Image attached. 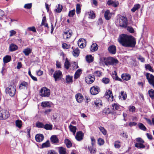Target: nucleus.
Segmentation results:
<instances>
[{"label": "nucleus", "mask_w": 154, "mask_h": 154, "mask_svg": "<svg viewBox=\"0 0 154 154\" xmlns=\"http://www.w3.org/2000/svg\"><path fill=\"white\" fill-rule=\"evenodd\" d=\"M112 16V13L109 10L106 11L104 13V17L106 20H109Z\"/></svg>", "instance_id": "obj_19"}, {"label": "nucleus", "mask_w": 154, "mask_h": 154, "mask_svg": "<svg viewBox=\"0 0 154 154\" xmlns=\"http://www.w3.org/2000/svg\"><path fill=\"white\" fill-rule=\"evenodd\" d=\"M9 116L8 111L3 110L0 111V120L6 119L9 117Z\"/></svg>", "instance_id": "obj_5"}, {"label": "nucleus", "mask_w": 154, "mask_h": 154, "mask_svg": "<svg viewBox=\"0 0 154 154\" xmlns=\"http://www.w3.org/2000/svg\"><path fill=\"white\" fill-rule=\"evenodd\" d=\"M41 25L44 26L45 27H47L48 29L49 28L48 24L47 22L46 18L45 16H44L42 18Z\"/></svg>", "instance_id": "obj_22"}, {"label": "nucleus", "mask_w": 154, "mask_h": 154, "mask_svg": "<svg viewBox=\"0 0 154 154\" xmlns=\"http://www.w3.org/2000/svg\"><path fill=\"white\" fill-rule=\"evenodd\" d=\"M114 73H115V76H116V78H115L114 76H113V79H115L116 80H118L120 81H122V80L118 76L116 72L114 71Z\"/></svg>", "instance_id": "obj_55"}, {"label": "nucleus", "mask_w": 154, "mask_h": 154, "mask_svg": "<svg viewBox=\"0 0 154 154\" xmlns=\"http://www.w3.org/2000/svg\"><path fill=\"white\" fill-rule=\"evenodd\" d=\"M98 48V45L96 43H93L91 46L90 50L92 52H94L97 50Z\"/></svg>", "instance_id": "obj_18"}, {"label": "nucleus", "mask_w": 154, "mask_h": 154, "mask_svg": "<svg viewBox=\"0 0 154 154\" xmlns=\"http://www.w3.org/2000/svg\"><path fill=\"white\" fill-rule=\"evenodd\" d=\"M140 8V5L138 4H137L134 5V7L131 9V11L133 12H134L137 10L139 9Z\"/></svg>", "instance_id": "obj_38"}, {"label": "nucleus", "mask_w": 154, "mask_h": 154, "mask_svg": "<svg viewBox=\"0 0 154 154\" xmlns=\"http://www.w3.org/2000/svg\"><path fill=\"white\" fill-rule=\"evenodd\" d=\"M70 68L71 69H74L78 68V66L75 62H74L73 63H72L71 64Z\"/></svg>", "instance_id": "obj_46"}, {"label": "nucleus", "mask_w": 154, "mask_h": 154, "mask_svg": "<svg viewBox=\"0 0 154 154\" xmlns=\"http://www.w3.org/2000/svg\"><path fill=\"white\" fill-rule=\"evenodd\" d=\"M75 97L78 103H81L83 100V96L80 93H78L76 94Z\"/></svg>", "instance_id": "obj_13"}, {"label": "nucleus", "mask_w": 154, "mask_h": 154, "mask_svg": "<svg viewBox=\"0 0 154 154\" xmlns=\"http://www.w3.org/2000/svg\"><path fill=\"white\" fill-rule=\"evenodd\" d=\"M109 52L112 54H115L116 52V47L113 45L109 46L108 48Z\"/></svg>", "instance_id": "obj_17"}, {"label": "nucleus", "mask_w": 154, "mask_h": 154, "mask_svg": "<svg viewBox=\"0 0 154 154\" xmlns=\"http://www.w3.org/2000/svg\"><path fill=\"white\" fill-rule=\"evenodd\" d=\"M137 126L140 129L143 131H146L147 128L142 123H139Z\"/></svg>", "instance_id": "obj_32"}, {"label": "nucleus", "mask_w": 154, "mask_h": 154, "mask_svg": "<svg viewBox=\"0 0 154 154\" xmlns=\"http://www.w3.org/2000/svg\"><path fill=\"white\" fill-rule=\"evenodd\" d=\"M11 57L9 55H6L3 59L4 63H5L10 62L11 60Z\"/></svg>", "instance_id": "obj_28"}, {"label": "nucleus", "mask_w": 154, "mask_h": 154, "mask_svg": "<svg viewBox=\"0 0 154 154\" xmlns=\"http://www.w3.org/2000/svg\"><path fill=\"white\" fill-rule=\"evenodd\" d=\"M120 97H122L124 100H125L127 98V95L126 92L124 91H122L121 92V95Z\"/></svg>", "instance_id": "obj_48"}, {"label": "nucleus", "mask_w": 154, "mask_h": 154, "mask_svg": "<svg viewBox=\"0 0 154 154\" xmlns=\"http://www.w3.org/2000/svg\"><path fill=\"white\" fill-rule=\"evenodd\" d=\"M28 29L30 31H32V32H36V29L35 27L32 26V27H29L28 28Z\"/></svg>", "instance_id": "obj_64"}, {"label": "nucleus", "mask_w": 154, "mask_h": 154, "mask_svg": "<svg viewBox=\"0 0 154 154\" xmlns=\"http://www.w3.org/2000/svg\"><path fill=\"white\" fill-rule=\"evenodd\" d=\"M84 134L82 131H78L77 132L75 138L78 141H81L83 138Z\"/></svg>", "instance_id": "obj_9"}, {"label": "nucleus", "mask_w": 154, "mask_h": 154, "mask_svg": "<svg viewBox=\"0 0 154 154\" xmlns=\"http://www.w3.org/2000/svg\"><path fill=\"white\" fill-rule=\"evenodd\" d=\"M31 49L28 48L24 49L23 52L26 56H27L31 53Z\"/></svg>", "instance_id": "obj_29"}, {"label": "nucleus", "mask_w": 154, "mask_h": 154, "mask_svg": "<svg viewBox=\"0 0 154 154\" xmlns=\"http://www.w3.org/2000/svg\"><path fill=\"white\" fill-rule=\"evenodd\" d=\"M102 82L105 84H108L109 82V79L107 78L104 77L103 78Z\"/></svg>", "instance_id": "obj_54"}, {"label": "nucleus", "mask_w": 154, "mask_h": 154, "mask_svg": "<svg viewBox=\"0 0 154 154\" xmlns=\"http://www.w3.org/2000/svg\"><path fill=\"white\" fill-rule=\"evenodd\" d=\"M127 27V29L128 31L131 33H133L134 32V30L133 28L131 27L128 26Z\"/></svg>", "instance_id": "obj_63"}, {"label": "nucleus", "mask_w": 154, "mask_h": 154, "mask_svg": "<svg viewBox=\"0 0 154 154\" xmlns=\"http://www.w3.org/2000/svg\"><path fill=\"white\" fill-rule=\"evenodd\" d=\"M108 58L101 57L100 58V62L103 64H105L106 65H108Z\"/></svg>", "instance_id": "obj_23"}, {"label": "nucleus", "mask_w": 154, "mask_h": 154, "mask_svg": "<svg viewBox=\"0 0 154 154\" xmlns=\"http://www.w3.org/2000/svg\"><path fill=\"white\" fill-rule=\"evenodd\" d=\"M75 9L72 10L69 12L68 16L69 17H72L75 15Z\"/></svg>", "instance_id": "obj_53"}, {"label": "nucleus", "mask_w": 154, "mask_h": 154, "mask_svg": "<svg viewBox=\"0 0 154 154\" xmlns=\"http://www.w3.org/2000/svg\"><path fill=\"white\" fill-rule=\"evenodd\" d=\"M102 101L100 99H97L95 100L93 105H95L97 108H100L102 106Z\"/></svg>", "instance_id": "obj_14"}, {"label": "nucleus", "mask_w": 154, "mask_h": 154, "mask_svg": "<svg viewBox=\"0 0 154 154\" xmlns=\"http://www.w3.org/2000/svg\"><path fill=\"white\" fill-rule=\"evenodd\" d=\"M84 40V39L81 38L79 39L78 41V45L79 46V47L81 48H84V46H85V44H84V43H83V42Z\"/></svg>", "instance_id": "obj_26"}, {"label": "nucleus", "mask_w": 154, "mask_h": 154, "mask_svg": "<svg viewBox=\"0 0 154 154\" xmlns=\"http://www.w3.org/2000/svg\"><path fill=\"white\" fill-rule=\"evenodd\" d=\"M90 91L91 94L96 95L99 93L100 89L97 86H94L91 88Z\"/></svg>", "instance_id": "obj_7"}, {"label": "nucleus", "mask_w": 154, "mask_h": 154, "mask_svg": "<svg viewBox=\"0 0 154 154\" xmlns=\"http://www.w3.org/2000/svg\"><path fill=\"white\" fill-rule=\"evenodd\" d=\"M44 125L43 123L40 122H37L36 124V127L38 128H43V127H44Z\"/></svg>", "instance_id": "obj_52"}, {"label": "nucleus", "mask_w": 154, "mask_h": 154, "mask_svg": "<svg viewBox=\"0 0 154 154\" xmlns=\"http://www.w3.org/2000/svg\"><path fill=\"white\" fill-rule=\"evenodd\" d=\"M60 154H66V149L63 147H61L58 148Z\"/></svg>", "instance_id": "obj_36"}, {"label": "nucleus", "mask_w": 154, "mask_h": 154, "mask_svg": "<svg viewBox=\"0 0 154 154\" xmlns=\"http://www.w3.org/2000/svg\"><path fill=\"white\" fill-rule=\"evenodd\" d=\"M145 68L146 69L149 70L150 71L153 72V70L149 64L145 65Z\"/></svg>", "instance_id": "obj_57"}, {"label": "nucleus", "mask_w": 154, "mask_h": 154, "mask_svg": "<svg viewBox=\"0 0 154 154\" xmlns=\"http://www.w3.org/2000/svg\"><path fill=\"white\" fill-rule=\"evenodd\" d=\"M88 149L91 153H95L96 152V149L92 148V147H88Z\"/></svg>", "instance_id": "obj_59"}, {"label": "nucleus", "mask_w": 154, "mask_h": 154, "mask_svg": "<svg viewBox=\"0 0 154 154\" xmlns=\"http://www.w3.org/2000/svg\"><path fill=\"white\" fill-rule=\"evenodd\" d=\"M120 142L118 141H116L115 142L114 146L115 148H119L120 147Z\"/></svg>", "instance_id": "obj_58"}, {"label": "nucleus", "mask_w": 154, "mask_h": 154, "mask_svg": "<svg viewBox=\"0 0 154 154\" xmlns=\"http://www.w3.org/2000/svg\"><path fill=\"white\" fill-rule=\"evenodd\" d=\"M43 128L47 130H51L52 128V125L50 124H46L44 125Z\"/></svg>", "instance_id": "obj_43"}, {"label": "nucleus", "mask_w": 154, "mask_h": 154, "mask_svg": "<svg viewBox=\"0 0 154 154\" xmlns=\"http://www.w3.org/2000/svg\"><path fill=\"white\" fill-rule=\"evenodd\" d=\"M127 18L125 17L121 16L117 20V24L122 27L126 28L128 25Z\"/></svg>", "instance_id": "obj_2"}, {"label": "nucleus", "mask_w": 154, "mask_h": 154, "mask_svg": "<svg viewBox=\"0 0 154 154\" xmlns=\"http://www.w3.org/2000/svg\"><path fill=\"white\" fill-rule=\"evenodd\" d=\"M121 77L123 80L126 81H128L131 78V76L128 74L124 73L122 75Z\"/></svg>", "instance_id": "obj_24"}, {"label": "nucleus", "mask_w": 154, "mask_h": 154, "mask_svg": "<svg viewBox=\"0 0 154 154\" xmlns=\"http://www.w3.org/2000/svg\"><path fill=\"white\" fill-rule=\"evenodd\" d=\"M81 73V70L80 69H79L75 73L74 79H78L80 76Z\"/></svg>", "instance_id": "obj_33"}, {"label": "nucleus", "mask_w": 154, "mask_h": 154, "mask_svg": "<svg viewBox=\"0 0 154 154\" xmlns=\"http://www.w3.org/2000/svg\"><path fill=\"white\" fill-rule=\"evenodd\" d=\"M62 48L64 49H67L70 48V46L65 43H63L62 44Z\"/></svg>", "instance_id": "obj_62"}, {"label": "nucleus", "mask_w": 154, "mask_h": 154, "mask_svg": "<svg viewBox=\"0 0 154 154\" xmlns=\"http://www.w3.org/2000/svg\"><path fill=\"white\" fill-rule=\"evenodd\" d=\"M143 143H136L135 144V146L137 148H143L145 147V146L143 144Z\"/></svg>", "instance_id": "obj_47"}, {"label": "nucleus", "mask_w": 154, "mask_h": 154, "mask_svg": "<svg viewBox=\"0 0 154 154\" xmlns=\"http://www.w3.org/2000/svg\"><path fill=\"white\" fill-rule=\"evenodd\" d=\"M44 136L43 135L41 134H38L36 135L35 139L37 142H40L44 139Z\"/></svg>", "instance_id": "obj_16"}, {"label": "nucleus", "mask_w": 154, "mask_h": 154, "mask_svg": "<svg viewBox=\"0 0 154 154\" xmlns=\"http://www.w3.org/2000/svg\"><path fill=\"white\" fill-rule=\"evenodd\" d=\"M94 77V76L93 75H89L88 77L86 79L85 81L88 84L92 83L95 80V78Z\"/></svg>", "instance_id": "obj_12"}, {"label": "nucleus", "mask_w": 154, "mask_h": 154, "mask_svg": "<svg viewBox=\"0 0 154 154\" xmlns=\"http://www.w3.org/2000/svg\"><path fill=\"white\" fill-rule=\"evenodd\" d=\"M108 65H116L118 63V61L112 57H108Z\"/></svg>", "instance_id": "obj_10"}, {"label": "nucleus", "mask_w": 154, "mask_h": 154, "mask_svg": "<svg viewBox=\"0 0 154 154\" xmlns=\"http://www.w3.org/2000/svg\"><path fill=\"white\" fill-rule=\"evenodd\" d=\"M86 61L88 63H91L93 61V58L91 55H87L86 57Z\"/></svg>", "instance_id": "obj_41"}, {"label": "nucleus", "mask_w": 154, "mask_h": 154, "mask_svg": "<svg viewBox=\"0 0 154 154\" xmlns=\"http://www.w3.org/2000/svg\"><path fill=\"white\" fill-rule=\"evenodd\" d=\"M72 34V31L71 30H69L68 31L65 32L63 34V37L64 39H67L70 38Z\"/></svg>", "instance_id": "obj_11"}, {"label": "nucleus", "mask_w": 154, "mask_h": 154, "mask_svg": "<svg viewBox=\"0 0 154 154\" xmlns=\"http://www.w3.org/2000/svg\"><path fill=\"white\" fill-rule=\"evenodd\" d=\"M16 91V86L14 84L10 85L5 89V92L11 97L14 96L15 94Z\"/></svg>", "instance_id": "obj_3"}, {"label": "nucleus", "mask_w": 154, "mask_h": 154, "mask_svg": "<svg viewBox=\"0 0 154 154\" xmlns=\"http://www.w3.org/2000/svg\"><path fill=\"white\" fill-rule=\"evenodd\" d=\"M28 83L25 82H22L19 86V88L20 89H27L28 88Z\"/></svg>", "instance_id": "obj_20"}, {"label": "nucleus", "mask_w": 154, "mask_h": 154, "mask_svg": "<svg viewBox=\"0 0 154 154\" xmlns=\"http://www.w3.org/2000/svg\"><path fill=\"white\" fill-rule=\"evenodd\" d=\"M62 77V73L60 70L55 71L53 75V77L55 81H57L60 80Z\"/></svg>", "instance_id": "obj_6"}, {"label": "nucleus", "mask_w": 154, "mask_h": 154, "mask_svg": "<svg viewBox=\"0 0 154 154\" xmlns=\"http://www.w3.org/2000/svg\"><path fill=\"white\" fill-rule=\"evenodd\" d=\"M64 143L68 148H70L72 146V143L68 139H65L64 140Z\"/></svg>", "instance_id": "obj_34"}, {"label": "nucleus", "mask_w": 154, "mask_h": 154, "mask_svg": "<svg viewBox=\"0 0 154 154\" xmlns=\"http://www.w3.org/2000/svg\"><path fill=\"white\" fill-rule=\"evenodd\" d=\"M40 94L41 96L42 97H48L50 94V89L46 87H43L41 88L40 91Z\"/></svg>", "instance_id": "obj_4"}, {"label": "nucleus", "mask_w": 154, "mask_h": 154, "mask_svg": "<svg viewBox=\"0 0 154 154\" xmlns=\"http://www.w3.org/2000/svg\"><path fill=\"white\" fill-rule=\"evenodd\" d=\"M98 143L100 145H102L104 144V141L103 139L101 138H99L98 140Z\"/></svg>", "instance_id": "obj_60"}, {"label": "nucleus", "mask_w": 154, "mask_h": 154, "mask_svg": "<svg viewBox=\"0 0 154 154\" xmlns=\"http://www.w3.org/2000/svg\"><path fill=\"white\" fill-rule=\"evenodd\" d=\"M51 142L54 143H57L59 142V140L56 135H53L51 137Z\"/></svg>", "instance_id": "obj_21"}, {"label": "nucleus", "mask_w": 154, "mask_h": 154, "mask_svg": "<svg viewBox=\"0 0 154 154\" xmlns=\"http://www.w3.org/2000/svg\"><path fill=\"white\" fill-rule=\"evenodd\" d=\"M41 106L43 107H50V104L48 101L43 102L42 103Z\"/></svg>", "instance_id": "obj_37"}, {"label": "nucleus", "mask_w": 154, "mask_h": 154, "mask_svg": "<svg viewBox=\"0 0 154 154\" xmlns=\"http://www.w3.org/2000/svg\"><path fill=\"white\" fill-rule=\"evenodd\" d=\"M50 146V143L49 140L47 141L45 143H43L42 144V148L48 147Z\"/></svg>", "instance_id": "obj_45"}, {"label": "nucleus", "mask_w": 154, "mask_h": 154, "mask_svg": "<svg viewBox=\"0 0 154 154\" xmlns=\"http://www.w3.org/2000/svg\"><path fill=\"white\" fill-rule=\"evenodd\" d=\"M105 97L106 98L108 99L109 101L113 100V96L112 95V92L109 90H108L106 93Z\"/></svg>", "instance_id": "obj_8"}, {"label": "nucleus", "mask_w": 154, "mask_h": 154, "mask_svg": "<svg viewBox=\"0 0 154 154\" xmlns=\"http://www.w3.org/2000/svg\"><path fill=\"white\" fill-rule=\"evenodd\" d=\"M56 8L55 9V11L58 13L60 12L63 9V7L61 5H58L57 6H56Z\"/></svg>", "instance_id": "obj_42"}, {"label": "nucleus", "mask_w": 154, "mask_h": 154, "mask_svg": "<svg viewBox=\"0 0 154 154\" xmlns=\"http://www.w3.org/2000/svg\"><path fill=\"white\" fill-rule=\"evenodd\" d=\"M112 106L113 110H120L122 108V107L117 103H114L112 105Z\"/></svg>", "instance_id": "obj_27"}, {"label": "nucleus", "mask_w": 154, "mask_h": 154, "mask_svg": "<svg viewBox=\"0 0 154 154\" xmlns=\"http://www.w3.org/2000/svg\"><path fill=\"white\" fill-rule=\"evenodd\" d=\"M148 94L150 97L152 99H154V90L152 89L149 90Z\"/></svg>", "instance_id": "obj_40"}, {"label": "nucleus", "mask_w": 154, "mask_h": 154, "mask_svg": "<svg viewBox=\"0 0 154 154\" xmlns=\"http://www.w3.org/2000/svg\"><path fill=\"white\" fill-rule=\"evenodd\" d=\"M93 74L94 76L100 77L101 75L102 72L100 71H96L94 72Z\"/></svg>", "instance_id": "obj_50"}, {"label": "nucleus", "mask_w": 154, "mask_h": 154, "mask_svg": "<svg viewBox=\"0 0 154 154\" xmlns=\"http://www.w3.org/2000/svg\"><path fill=\"white\" fill-rule=\"evenodd\" d=\"M66 80L67 83H72V76L69 75L66 76Z\"/></svg>", "instance_id": "obj_31"}, {"label": "nucleus", "mask_w": 154, "mask_h": 154, "mask_svg": "<svg viewBox=\"0 0 154 154\" xmlns=\"http://www.w3.org/2000/svg\"><path fill=\"white\" fill-rule=\"evenodd\" d=\"M79 54V51L78 48L73 49L72 52L73 55L75 57H77Z\"/></svg>", "instance_id": "obj_39"}, {"label": "nucleus", "mask_w": 154, "mask_h": 154, "mask_svg": "<svg viewBox=\"0 0 154 154\" xmlns=\"http://www.w3.org/2000/svg\"><path fill=\"white\" fill-rule=\"evenodd\" d=\"M76 11L77 14H79L81 12V6L79 4H77L76 7Z\"/></svg>", "instance_id": "obj_51"}, {"label": "nucleus", "mask_w": 154, "mask_h": 154, "mask_svg": "<svg viewBox=\"0 0 154 154\" xmlns=\"http://www.w3.org/2000/svg\"><path fill=\"white\" fill-rule=\"evenodd\" d=\"M32 3H29L25 5L24 8L26 9H30L32 7Z\"/></svg>", "instance_id": "obj_61"}, {"label": "nucleus", "mask_w": 154, "mask_h": 154, "mask_svg": "<svg viewBox=\"0 0 154 154\" xmlns=\"http://www.w3.org/2000/svg\"><path fill=\"white\" fill-rule=\"evenodd\" d=\"M99 128L104 135H106V131L103 127L100 126Z\"/></svg>", "instance_id": "obj_49"}, {"label": "nucleus", "mask_w": 154, "mask_h": 154, "mask_svg": "<svg viewBox=\"0 0 154 154\" xmlns=\"http://www.w3.org/2000/svg\"><path fill=\"white\" fill-rule=\"evenodd\" d=\"M18 48L17 45L14 44H11L9 46V50L11 51H13L16 50Z\"/></svg>", "instance_id": "obj_25"}, {"label": "nucleus", "mask_w": 154, "mask_h": 154, "mask_svg": "<svg viewBox=\"0 0 154 154\" xmlns=\"http://www.w3.org/2000/svg\"><path fill=\"white\" fill-rule=\"evenodd\" d=\"M28 74L30 76V77L34 81H37V78L36 77L32 75L30 69H29L28 71Z\"/></svg>", "instance_id": "obj_56"}, {"label": "nucleus", "mask_w": 154, "mask_h": 154, "mask_svg": "<svg viewBox=\"0 0 154 154\" xmlns=\"http://www.w3.org/2000/svg\"><path fill=\"white\" fill-rule=\"evenodd\" d=\"M71 64L69 61L68 59L66 58L64 63L65 68L67 69H68L69 67H70Z\"/></svg>", "instance_id": "obj_35"}, {"label": "nucleus", "mask_w": 154, "mask_h": 154, "mask_svg": "<svg viewBox=\"0 0 154 154\" xmlns=\"http://www.w3.org/2000/svg\"><path fill=\"white\" fill-rule=\"evenodd\" d=\"M69 128L70 131L73 133V135H75L77 129L76 127L70 125L69 126Z\"/></svg>", "instance_id": "obj_30"}, {"label": "nucleus", "mask_w": 154, "mask_h": 154, "mask_svg": "<svg viewBox=\"0 0 154 154\" xmlns=\"http://www.w3.org/2000/svg\"><path fill=\"white\" fill-rule=\"evenodd\" d=\"M16 125L17 127L20 128L22 126V122L21 120H17L15 122Z\"/></svg>", "instance_id": "obj_44"}, {"label": "nucleus", "mask_w": 154, "mask_h": 154, "mask_svg": "<svg viewBox=\"0 0 154 154\" xmlns=\"http://www.w3.org/2000/svg\"><path fill=\"white\" fill-rule=\"evenodd\" d=\"M118 41L122 46L126 47H134L136 43L135 38L133 36L125 34L120 35Z\"/></svg>", "instance_id": "obj_1"}, {"label": "nucleus", "mask_w": 154, "mask_h": 154, "mask_svg": "<svg viewBox=\"0 0 154 154\" xmlns=\"http://www.w3.org/2000/svg\"><path fill=\"white\" fill-rule=\"evenodd\" d=\"M107 3L109 5H112L114 7L118 6L119 5V3L118 1H113L112 0H108Z\"/></svg>", "instance_id": "obj_15"}]
</instances>
